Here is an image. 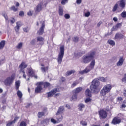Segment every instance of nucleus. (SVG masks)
Here are the masks:
<instances>
[{"label":"nucleus","instance_id":"8fccbe9b","mask_svg":"<svg viewBox=\"0 0 126 126\" xmlns=\"http://www.w3.org/2000/svg\"><path fill=\"white\" fill-rule=\"evenodd\" d=\"M13 124H14V122H13V121H11L10 122H9L8 124L6 125V126H10L12 125H13Z\"/></svg>","mask_w":126,"mask_h":126},{"label":"nucleus","instance_id":"7c9ffc66","mask_svg":"<svg viewBox=\"0 0 126 126\" xmlns=\"http://www.w3.org/2000/svg\"><path fill=\"white\" fill-rule=\"evenodd\" d=\"M72 40L75 43H77V42H78V41L79 40V37L78 36H75L72 38Z\"/></svg>","mask_w":126,"mask_h":126},{"label":"nucleus","instance_id":"0eeeda50","mask_svg":"<svg viewBox=\"0 0 126 126\" xmlns=\"http://www.w3.org/2000/svg\"><path fill=\"white\" fill-rule=\"evenodd\" d=\"M44 84V82H40L37 83L38 86L35 89V93H41L42 92V86Z\"/></svg>","mask_w":126,"mask_h":126},{"label":"nucleus","instance_id":"a18cd8bd","mask_svg":"<svg viewBox=\"0 0 126 126\" xmlns=\"http://www.w3.org/2000/svg\"><path fill=\"white\" fill-rule=\"evenodd\" d=\"M23 31H24L25 32H26V33H27V32H28V31H29V28H28V27L24 28Z\"/></svg>","mask_w":126,"mask_h":126},{"label":"nucleus","instance_id":"473e14b6","mask_svg":"<svg viewBox=\"0 0 126 126\" xmlns=\"http://www.w3.org/2000/svg\"><path fill=\"white\" fill-rule=\"evenodd\" d=\"M97 79H98V81H102V82H106V79L103 77H99L97 78Z\"/></svg>","mask_w":126,"mask_h":126},{"label":"nucleus","instance_id":"20e7f679","mask_svg":"<svg viewBox=\"0 0 126 126\" xmlns=\"http://www.w3.org/2000/svg\"><path fill=\"white\" fill-rule=\"evenodd\" d=\"M112 89V85L111 84H107L105 85L100 91V95L101 96H106L108 93L110 92Z\"/></svg>","mask_w":126,"mask_h":126},{"label":"nucleus","instance_id":"f03ea898","mask_svg":"<svg viewBox=\"0 0 126 126\" xmlns=\"http://www.w3.org/2000/svg\"><path fill=\"white\" fill-rule=\"evenodd\" d=\"M95 60H93L90 64V66H87L83 70L80 71V74H85V73H88L91 70H92L95 66Z\"/></svg>","mask_w":126,"mask_h":126},{"label":"nucleus","instance_id":"6ab92c4d","mask_svg":"<svg viewBox=\"0 0 126 126\" xmlns=\"http://www.w3.org/2000/svg\"><path fill=\"white\" fill-rule=\"evenodd\" d=\"M98 88V87L97 86H95L93 84H92V85L90 86V89L91 91L93 92H95L96 91V90Z\"/></svg>","mask_w":126,"mask_h":126},{"label":"nucleus","instance_id":"aec40b11","mask_svg":"<svg viewBox=\"0 0 126 126\" xmlns=\"http://www.w3.org/2000/svg\"><path fill=\"white\" fill-rule=\"evenodd\" d=\"M78 109L81 111L82 112L83 111V109L85 108V105L83 104V103H80L78 105Z\"/></svg>","mask_w":126,"mask_h":126},{"label":"nucleus","instance_id":"ddd939ff","mask_svg":"<svg viewBox=\"0 0 126 126\" xmlns=\"http://www.w3.org/2000/svg\"><path fill=\"white\" fill-rule=\"evenodd\" d=\"M64 111V107L63 106H60L59 107L56 115V116H59V115H61V114H63Z\"/></svg>","mask_w":126,"mask_h":126},{"label":"nucleus","instance_id":"338daca9","mask_svg":"<svg viewBox=\"0 0 126 126\" xmlns=\"http://www.w3.org/2000/svg\"><path fill=\"white\" fill-rule=\"evenodd\" d=\"M61 95V94L58 93L55 94V97H59Z\"/></svg>","mask_w":126,"mask_h":126},{"label":"nucleus","instance_id":"f704fd0d","mask_svg":"<svg viewBox=\"0 0 126 126\" xmlns=\"http://www.w3.org/2000/svg\"><path fill=\"white\" fill-rule=\"evenodd\" d=\"M91 98L90 97L87 98L86 100H85V103L86 104H88V103H91Z\"/></svg>","mask_w":126,"mask_h":126},{"label":"nucleus","instance_id":"4468645a","mask_svg":"<svg viewBox=\"0 0 126 126\" xmlns=\"http://www.w3.org/2000/svg\"><path fill=\"white\" fill-rule=\"evenodd\" d=\"M124 57H120L118 62L116 63V65L117 66H122V65L124 64Z\"/></svg>","mask_w":126,"mask_h":126},{"label":"nucleus","instance_id":"774afa93","mask_svg":"<svg viewBox=\"0 0 126 126\" xmlns=\"http://www.w3.org/2000/svg\"><path fill=\"white\" fill-rule=\"evenodd\" d=\"M124 95L125 96V97H126V89L124 90Z\"/></svg>","mask_w":126,"mask_h":126},{"label":"nucleus","instance_id":"4d7b16f0","mask_svg":"<svg viewBox=\"0 0 126 126\" xmlns=\"http://www.w3.org/2000/svg\"><path fill=\"white\" fill-rule=\"evenodd\" d=\"M67 2V0H62L61 1L62 4L64 5L65 3Z\"/></svg>","mask_w":126,"mask_h":126},{"label":"nucleus","instance_id":"c85d7f7f","mask_svg":"<svg viewBox=\"0 0 126 126\" xmlns=\"http://www.w3.org/2000/svg\"><path fill=\"white\" fill-rule=\"evenodd\" d=\"M118 6H119V4H118V3H116L114 5V6L112 9L113 12H115V11H117V9H118Z\"/></svg>","mask_w":126,"mask_h":126},{"label":"nucleus","instance_id":"f8f14e48","mask_svg":"<svg viewBox=\"0 0 126 126\" xmlns=\"http://www.w3.org/2000/svg\"><path fill=\"white\" fill-rule=\"evenodd\" d=\"M63 115H61L60 118H57V121H56L54 119H51V123H53V124H57V123H61L62 121H63Z\"/></svg>","mask_w":126,"mask_h":126},{"label":"nucleus","instance_id":"72a5a7b5","mask_svg":"<svg viewBox=\"0 0 126 126\" xmlns=\"http://www.w3.org/2000/svg\"><path fill=\"white\" fill-rule=\"evenodd\" d=\"M59 14L60 16H63V10L62 8H59Z\"/></svg>","mask_w":126,"mask_h":126},{"label":"nucleus","instance_id":"a878e982","mask_svg":"<svg viewBox=\"0 0 126 126\" xmlns=\"http://www.w3.org/2000/svg\"><path fill=\"white\" fill-rule=\"evenodd\" d=\"M10 10H12L13 11H14V12L17 11L18 10V8L16 7L15 6L13 5L9 8Z\"/></svg>","mask_w":126,"mask_h":126},{"label":"nucleus","instance_id":"7ed1b4c3","mask_svg":"<svg viewBox=\"0 0 126 126\" xmlns=\"http://www.w3.org/2000/svg\"><path fill=\"white\" fill-rule=\"evenodd\" d=\"M63 56H64V45H63L60 48V52L57 58L58 64H61V63H62Z\"/></svg>","mask_w":126,"mask_h":126},{"label":"nucleus","instance_id":"603ef678","mask_svg":"<svg viewBox=\"0 0 126 126\" xmlns=\"http://www.w3.org/2000/svg\"><path fill=\"white\" fill-rule=\"evenodd\" d=\"M122 81L126 83V74L124 75V77L122 79Z\"/></svg>","mask_w":126,"mask_h":126},{"label":"nucleus","instance_id":"4c0bfd02","mask_svg":"<svg viewBox=\"0 0 126 126\" xmlns=\"http://www.w3.org/2000/svg\"><path fill=\"white\" fill-rule=\"evenodd\" d=\"M38 118H42V117H43V116H44L45 115V113L41 112H38Z\"/></svg>","mask_w":126,"mask_h":126},{"label":"nucleus","instance_id":"39448f33","mask_svg":"<svg viewBox=\"0 0 126 126\" xmlns=\"http://www.w3.org/2000/svg\"><path fill=\"white\" fill-rule=\"evenodd\" d=\"M27 66H28V64H26L25 62H22L19 66L20 68V74H22L23 78L25 79H26V76H27V75L25 73V68H26Z\"/></svg>","mask_w":126,"mask_h":126},{"label":"nucleus","instance_id":"393cba45","mask_svg":"<svg viewBox=\"0 0 126 126\" xmlns=\"http://www.w3.org/2000/svg\"><path fill=\"white\" fill-rule=\"evenodd\" d=\"M19 86H20V81H17L15 82L16 90L19 89Z\"/></svg>","mask_w":126,"mask_h":126},{"label":"nucleus","instance_id":"4be33fe9","mask_svg":"<svg viewBox=\"0 0 126 126\" xmlns=\"http://www.w3.org/2000/svg\"><path fill=\"white\" fill-rule=\"evenodd\" d=\"M82 88L81 87H78L77 88L75 91H73V93H76V94H77V93H79V92H81V91H82Z\"/></svg>","mask_w":126,"mask_h":126},{"label":"nucleus","instance_id":"6e6d98bb","mask_svg":"<svg viewBox=\"0 0 126 126\" xmlns=\"http://www.w3.org/2000/svg\"><path fill=\"white\" fill-rule=\"evenodd\" d=\"M85 16L86 17H89L90 16V12H88L85 14Z\"/></svg>","mask_w":126,"mask_h":126},{"label":"nucleus","instance_id":"e433bc0d","mask_svg":"<svg viewBox=\"0 0 126 126\" xmlns=\"http://www.w3.org/2000/svg\"><path fill=\"white\" fill-rule=\"evenodd\" d=\"M37 40L39 42H43V41H44V38H43L41 36H38L37 37Z\"/></svg>","mask_w":126,"mask_h":126},{"label":"nucleus","instance_id":"a211bd4d","mask_svg":"<svg viewBox=\"0 0 126 126\" xmlns=\"http://www.w3.org/2000/svg\"><path fill=\"white\" fill-rule=\"evenodd\" d=\"M124 37V35L123 34L117 32L115 36V39H123Z\"/></svg>","mask_w":126,"mask_h":126},{"label":"nucleus","instance_id":"9b49d317","mask_svg":"<svg viewBox=\"0 0 126 126\" xmlns=\"http://www.w3.org/2000/svg\"><path fill=\"white\" fill-rule=\"evenodd\" d=\"M44 29H45V22L42 23V26L39 29V30L37 32V34L38 35H43V33H44Z\"/></svg>","mask_w":126,"mask_h":126},{"label":"nucleus","instance_id":"5fc2aeb1","mask_svg":"<svg viewBox=\"0 0 126 126\" xmlns=\"http://www.w3.org/2000/svg\"><path fill=\"white\" fill-rule=\"evenodd\" d=\"M3 16L4 17L5 20H8V16H7V14H4Z\"/></svg>","mask_w":126,"mask_h":126},{"label":"nucleus","instance_id":"2eb2a0df","mask_svg":"<svg viewBox=\"0 0 126 126\" xmlns=\"http://www.w3.org/2000/svg\"><path fill=\"white\" fill-rule=\"evenodd\" d=\"M119 2V5L122 8H125L126 7V0H120L118 1L117 3L118 4Z\"/></svg>","mask_w":126,"mask_h":126},{"label":"nucleus","instance_id":"3c124183","mask_svg":"<svg viewBox=\"0 0 126 126\" xmlns=\"http://www.w3.org/2000/svg\"><path fill=\"white\" fill-rule=\"evenodd\" d=\"M19 16H24V12L21 11L19 14Z\"/></svg>","mask_w":126,"mask_h":126},{"label":"nucleus","instance_id":"79ce46f5","mask_svg":"<svg viewBox=\"0 0 126 126\" xmlns=\"http://www.w3.org/2000/svg\"><path fill=\"white\" fill-rule=\"evenodd\" d=\"M121 16L122 17H123V18H126V12L124 11L121 13Z\"/></svg>","mask_w":126,"mask_h":126},{"label":"nucleus","instance_id":"412c9836","mask_svg":"<svg viewBox=\"0 0 126 126\" xmlns=\"http://www.w3.org/2000/svg\"><path fill=\"white\" fill-rule=\"evenodd\" d=\"M42 5H43V4L42 3L38 4L36 6V11H37L38 12L39 11H41L42 8Z\"/></svg>","mask_w":126,"mask_h":126},{"label":"nucleus","instance_id":"0e129e2a","mask_svg":"<svg viewBox=\"0 0 126 126\" xmlns=\"http://www.w3.org/2000/svg\"><path fill=\"white\" fill-rule=\"evenodd\" d=\"M113 20L115 22H117V21H118V18L115 17L113 18Z\"/></svg>","mask_w":126,"mask_h":126},{"label":"nucleus","instance_id":"2f4dec72","mask_svg":"<svg viewBox=\"0 0 126 126\" xmlns=\"http://www.w3.org/2000/svg\"><path fill=\"white\" fill-rule=\"evenodd\" d=\"M48 69H49V67L48 66L41 68V70L42 71V72H46V71H47Z\"/></svg>","mask_w":126,"mask_h":126},{"label":"nucleus","instance_id":"bb28decb","mask_svg":"<svg viewBox=\"0 0 126 126\" xmlns=\"http://www.w3.org/2000/svg\"><path fill=\"white\" fill-rule=\"evenodd\" d=\"M77 99V94L75 93H73V94L71 98V100L72 101L73 100H75Z\"/></svg>","mask_w":126,"mask_h":126},{"label":"nucleus","instance_id":"cd10ccee","mask_svg":"<svg viewBox=\"0 0 126 126\" xmlns=\"http://www.w3.org/2000/svg\"><path fill=\"white\" fill-rule=\"evenodd\" d=\"M108 44H109V45H111V46H115V45H116V43L115 42V41L113 40H111V39L108 40Z\"/></svg>","mask_w":126,"mask_h":126},{"label":"nucleus","instance_id":"6e6552de","mask_svg":"<svg viewBox=\"0 0 126 126\" xmlns=\"http://www.w3.org/2000/svg\"><path fill=\"white\" fill-rule=\"evenodd\" d=\"M100 119H106L107 118V111L104 110H101L98 111Z\"/></svg>","mask_w":126,"mask_h":126},{"label":"nucleus","instance_id":"f257e3e1","mask_svg":"<svg viewBox=\"0 0 126 126\" xmlns=\"http://www.w3.org/2000/svg\"><path fill=\"white\" fill-rule=\"evenodd\" d=\"M96 52L94 51H91L86 55L82 57V63H89L94 59Z\"/></svg>","mask_w":126,"mask_h":126},{"label":"nucleus","instance_id":"58836bf2","mask_svg":"<svg viewBox=\"0 0 126 126\" xmlns=\"http://www.w3.org/2000/svg\"><path fill=\"white\" fill-rule=\"evenodd\" d=\"M77 84H78V82H77V81H76L73 83V84L71 85V87L72 88H73V87H75V86H76Z\"/></svg>","mask_w":126,"mask_h":126},{"label":"nucleus","instance_id":"423d86ee","mask_svg":"<svg viewBox=\"0 0 126 126\" xmlns=\"http://www.w3.org/2000/svg\"><path fill=\"white\" fill-rule=\"evenodd\" d=\"M15 78V75L13 74L11 75L10 77H8L4 80V83L6 86H10L12 83H13V81L14 79Z\"/></svg>","mask_w":126,"mask_h":126},{"label":"nucleus","instance_id":"13d9d810","mask_svg":"<svg viewBox=\"0 0 126 126\" xmlns=\"http://www.w3.org/2000/svg\"><path fill=\"white\" fill-rule=\"evenodd\" d=\"M19 28L18 27H15V31H16V32H17V33H18V31H19Z\"/></svg>","mask_w":126,"mask_h":126},{"label":"nucleus","instance_id":"f3484780","mask_svg":"<svg viewBox=\"0 0 126 126\" xmlns=\"http://www.w3.org/2000/svg\"><path fill=\"white\" fill-rule=\"evenodd\" d=\"M92 84L98 87L99 85H100V82H99V80L97 78H95L92 81Z\"/></svg>","mask_w":126,"mask_h":126},{"label":"nucleus","instance_id":"dca6fc26","mask_svg":"<svg viewBox=\"0 0 126 126\" xmlns=\"http://www.w3.org/2000/svg\"><path fill=\"white\" fill-rule=\"evenodd\" d=\"M122 122V120L119 118V117H115L113 119L112 121V124L113 125H118Z\"/></svg>","mask_w":126,"mask_h":126},{"label":"nucleus","instance_id":"864d4df0","mask_svg":"<svg viewBox=\"0 0 126 126\" xmlns=\"http://www.w3.org/2000/svg\"><path fill=\"white\" fill-rule=\"evenodd\" d=\"M115 26L118 29L121 28L122 27V23H118Z\"/></svg>","mask_w":126,"mask_h":126},{"label":"nucleus","instance_id":"69168bd1","mask_svg":"<svg viewBox=\"0 0 126 126\" xmlns=\"http://www.w3.org/2000/svg\"><path fill=\"white\" fill-rule=\"evenodd\" d=\"M103 23L101 21H100L97 23V27H99V26H101V24H102Z\"/></svg>","mask_w":126,"mask_h":126},{"label":"nucleus","instance_id":"37998d69","mask_svg":"<svg viewBox=\"0 0 126 126\" xmlns=\"http://www.w3.org/2000/svg\"><path fill=\"white\" fill-rule=\"evenodd\" d=\"M43 85H44V88L48 87L50 86V83L48 82L43 83Z\"/></svg>","mask_w":126,"mask_h":126},{"label":"nucleus","instance_id":"ea45409f","mask_svg":"<svg viewBox=\"0 0 126 126\" xmlns=\"http://www.w3.org/2000/svg\"><path fill=\"white\" fill-rule=\"evenodd\" d=\"M20 126H27V124L24 121H22L20 124Z\"/></svg>","mask_w":126,"mask_h":126},{"label":"nucleus","instance_id":"a19ab883","mask_svg":"<svg viewBox=\"0 0 126 126\" xmlns=\"http://www.w3.org/2000/svg\"><path fill=\"white\" fill-rule=\"evenodd\" d=\"M118 28L116 26H114L113 28L111 29V31L113 32V31H117L118 30Z\"/></svg>","mask_w":126,"mask_h":126},{"label":"nucleus","instance_id":"1a4fd4ad","mask_svg":"<svg viewBox=\"0 0 126 126\" xmlns=\"http://www.w3.org/2000/svg\"><path fill=\"white\" fill-rule=\"evenodd\" d=\"M28 76L29 77V78L27 79V80H29L30 79V77H32V76H34V71L33 70V69H32V67L28 68Z\"/></svg>","mask_w":126,"mask_h":126},{"label":"nucleus","instance_id":"c9c22d12","mask_svg":"<svg viewBox=\"0 0 126 126\" xmlns=\"http://www.w3.org/2000/svg\"><path fill=\"white\" fill-rule=\"evenodd\" d=\"M22 46H23V43L22 42L19 43L17 46V49H21L22 48Z\"/></svg>","mask_w":126,"mask_h":126},{"label":"nucleus","instance_id":"c756f323","mask_svg":"<svg viewBox=\"0 0 126 126\" xmlns=\"http://www.w3.org/2000/svg\"><path fill=\"white\" fill-rule=\"evenodd\" d=\"M17 95L20 98H22V96H23V94H22V92H21V91H18V92H17Z\"/></svg>","mask_w":126,"mask_h":126},{"label":"nucleus","instance_id":"49530a36","mask_svg":"<svg viewBox=\"0 0 126 126\" xmlns=\"http://www.w3.org/2000/svg\"><path fill=\"white\" fill-rule=\"evenodd\" d=\"M64 17L66 19H69V18H70V16L68 14H65L64 15Z\"/></svg>","mask_w":126,"mask_h":126},{"label":"nucleus","instance_id":"052dcab7","mask_svg":"<svg viewBox=\"0 0 126 126\" xmlns=\"http://www.w3.org/2000/svg\"><path fill=\"white\" fill-rule=\"evenodd\" d=\"M81 2H82V0H76V3H77V4H80Z\"/></svg>","mask_w":126,"mask_h":126},{"label":"nucleus","instance_id":"e2e57ef3","mask_svg":"<svg viewBox=\"0 0 126 126\" xmlns=\"http://www.w3.org/2000/svg\"><path fill=\"white\" fill-rule=\"evenodd\" d=\"M35 39H33L32 40V41H31V44L32 45H34V44H35Z\"/></svg>","mask_w":126,"mask_h":126},{"label":"nucleus","instance_id":"09e8293b","mask_svg":"<svg viewBox=\"0 0 126 126\" xmlns=\"http://www.w3.org/2000/svg\"><path fill=\"white\" fill-rule=\"evenodd\" d=\"M20 117L16 116L14 118V120L12 121L14 122V124H15V123L16 122V121H17L19 119H20Z\"/></svg>","mask_w":126,"mask_h":126},{"label":"nucleus","instance_id":"c03bdc74","mask_svg":"<svg viewBox=\"0 0 126 126\" xmlns=\"http://www.w3.org/2000/svg\"><path fill=\"white\" fill-rule=\"evenodd\" d=\"M66 73H67V75H70V74H72V73H74V70H71L69 71H67Z\"/></svg>","mask_w":126,"mask_h":126},{"label":"nucleus","instance_id":"9d476101","mask_svg":"<svg viewBox=\"0 0 126 126\" xmlns=\"http://www.w3.org/2000/svg\"><path fill=\"white\" fill-rule=\"evenodd\" d=\"M57 92H59V90H58L57 88H55L53 89L51 91L47 93L48 98L54 96V95H55Z\"/></svg>","mask_w":126,"mask_h":126},{"label":"nucleus","instance_id":"680f3d73","mask_svg":"<svg viewBox=\"0 0 126 126\" xmlns=\"http://www.w3.org/2000/svg\"><path fill=\"white\" fill-rule=\"evenodd\" d=\"M81 123L82 124V126H87V123L86 122H81Z\"/></svg>","mask_w":126,"mask_h":126},{"label":"nucleus","instance_id":"bf43d9fd","mask_svg":"<svg viewBox=\"0 0 126 126\" xmlns=\"http://www.w3.org/2000/svg\"><path fill=\"white\" fill-rule=\"evenodd\" d=\"M10 22L12 23V24H13L14 22H15V19H14L13 18H12L10 20Z\"/></svg>","mask_w":126,"mask_h":126},{"label":"nucleus","instance_id":"b1692460","mask_svg":"<svg viewBox=\"0 0 126 126\" xmlns=\"http://www.w3.org/2000/svg\"><path fill=\"white\" fill-rule=\"evenodd\" d=\"M85 94L87 97H91V91H90L89 89L86 90Z\"/></svg>","mask_w":126,"mask_h":126},{"label":"nucleus","instance_id":"5701e85b","mask_svg":"<svg viewBox=\"0 0 126 126\" xmlns=\"http://www.w3.org/2000/svg\"><path fill=\"white\" fill-rule=\"evenodd\" d=\"M5 45V41L2 40L0 42V50H2Z\"/></svg>","mask_w":126,"mask_h":126},{"label":"nucleus","instance_id":"de8ad7c7","mask_svg":"<svg viewBox=\"0 0 126 126\" xmlns=\"http://www.w3.org/2000/svg\"><path fill=\"white\" fill-rule=\"evenodd\" d=\"M16 24V27H19V28H20V27L22 26L21 23L20 22H17Z\"/></svg>","mask_w":126,"mask_h":126}]
</instances>
